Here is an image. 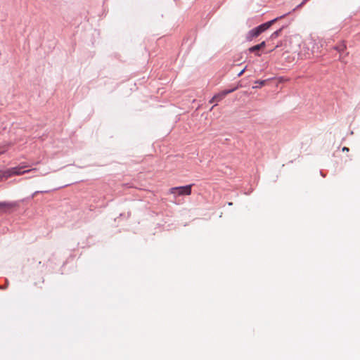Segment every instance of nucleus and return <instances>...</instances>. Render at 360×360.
Instances as JSON below:
<instances>
[{
    "mask_svg": "<svg viewBox=\"0 0 360 360\" xmlns=\"http://www.w3.org/2000/svg\"><path fill=\"white\" fill-rule=\"evenodd\" d=\"M25 167H26V166L25 165H19L18 167H13L14 175L20 176V175L25 174L26 173L31 172L32 171L37 170V168H32V169H29L23 170V169L25 168Z\"/></svg>",
    "mask_w": 360,
    "mask_h": 360,
    "instance_id": "nucleus-3",
    "label": "nucleus"
},
{
    "mask_svg": "<svg viewBox=\"0 0 360 360\" xmlns=\"http://www.w3.org/2000/svg\"><path fill=\"white\" fill-rule=\"evenodd\" d=\"M283 28H281L274 32H273L270 36V39L274 40L276 39L277 37H278L281 35V31Z\"/></svg>",
    "mask_w": 360,
    "mask_h": 360,
    "instance_id": "nucleus-7",
    "label": "nucleus"
},
{
    "mask_svg": "<svg viewBox=\"0 0 360 360\" xmlns=\"http://www.w3.org/2000/svg\"><path fill=\"white\" fill-rule=\"evenodd\" d=\"M257 45L259 46V49H261L266 46V42L264 41Z\"/></svg>",
    "mask_w": 360,
    "mask_h": 360,
    "instance_id": "nucleus-12",
    "label": "nucleus"
},
{
    "mask_svg": "<svg viewBox=\"0 0 360 360\" xmlns=\"http://www.w3.org/2000/svg\"><path fill=\"white\" fill-rule=\"evenodd\" d=\"M346 46L345 45H341V46H339L338 47H336L335 49L338 51H343L345 49Z\"/></svg>",
    "mask_w": 360,
    "mask_h": 360,
    "instance_id": "nucleus-11",
    "label": "nucleus"
},
{
    "mask_svg": "<svg viewBox=\"0 0 360 360\" xmlns=\"http://www.w3.org/2000/svg\"><path fill=\"white\" fill-rule=\"evenodd\" d=\"M193 184L178 186V195H190L191 194V188Z\"/></svg>",
    "mask_w": 360,
    "mask_h": 360,
    "instance_id": "nucleus-4",
    "label": "nucleus"
},
{
    "mask_svg": "<svg viewBox=\"0 0 360 360\" xmlns=\"http://www.w3.org/2000/svg\"><path fill=\"white\" fill-rule=\"evenodd\" d=\"M285 15L276 18L272 20L263 23L257 27L250 30L246 35V39L249 41H252L254 38L259 37L262 32L268 30L273 24L277 22L279 19L283 18Z\"/></svg>",
    "mask_w": 360,
    "mask_h": 360,
    "instance_id": "nucleus-1",
    "label": "nucleus"
},
{
    "mask_svg": "<svg viewBox=\"0 0 360 360\" xmlns=\"http://www.w3.org/2000/svg\"><path fill=\"white\" fill-rule=\"evenodd\" d=\"M308 0H303V1L299 5V6H302L304 5Z\"/></svg>",
    "mask_w": 360,
    "mask_h": 360,
    "instance_id": "nucleus-14",
    "label": "nucleus"
},
{
    "mask_svg": "<svg viewBox=\"0 0 360 360\" xmlns=\"http://www.w3.org/2000/svg\"><path fill=\"white\" fill-rule=\"evenodd\" d=\"M217 106V104H214L213 105V106H212V108H211V110L214 108V107Z\"/></svg>",
    "mask_w": 360,
    "mask_h": 360,
    "instance_id": "nucleus-18",
    "label": "nucleus"
},
{
    "mask_svg": "<svg viewBox=\"0 0 360 360\" xmlns=\"http://www.w3.org/2000/svg\"><path fill=\"white\" fill-rule=\"evenodd\" d=\"M342 150H343V151H349V148H347V147H344V148H342Z\"/></svg>",
    "mask_w": 360,
    "mask_h": 360,
    "instance_id": "nucleus-15",
    "label": "nucleus"
},
{
    "mask_svg": "<svg viewBox=\"0 0 360 360\" xmlns=\"http://www.w3.org/2000/svg\"><path fill=\"white\" fill-rule=\"evenodd\" d=\"M217 106V104H214L213 105V106H212V108H211V110L214 108V107Z\"/></svg>",
    "mask_w": 360,
    "mask_h": 360,
    "instance_id": "nucleus-17",
    "label": "nucleus"
},
{
    "mask_svg": "<svg viewBox=\"0 0 360 360\" xmlns=\"http://www.w3.org/2000/svg\"><path fill=\"white\" fill-rule=\"evenodd\" d=\"M178 187H172L169 189V192L170 194L178 195Z\"/></svg>",
    "mask_w": 360,
    "mask_h": 360,
    "instance_id": "nucleus-10",
    "label": "nucleus"
},
{
    "mask_svg": "<svg viewBox=\"0 0 360 360\" xmlns=\"http://www.w3.org/2000/svg\"><path fill=\"white\" fill-rule=\"evenodd\" d=\"M245 68L244 69H243L241 71H240V72L238 74V77H240L243 73L245 71Z\"/></svg>",
    "mask_w": 360,
    "mask_h": 360,
    "instance_id": "nucleus-13",
    "label": "nucleus"
},
{
    "mask_svg": "<svg viewBox=\"0 0 360 360\" xmlns=\"http://www.w3.org/2000/svg\"><path fill=\"white\" fill-rule=\"evenodd\" d=\"M9 148V145H3L0 146V155L4 153L6 151L8 150Z\"/></svg>",
    "mask_w": 360,
    "mask_h": 360,
    "instance_id": "nucleus-9",
    "label": "nucleus"
},
{
    "mask_svg": "<svg viewBox=\"0 0 360 360\" xmlns=\"http://www.w3.org/2000/svg\"><path fill=\"white\" fill-rule=\"evenodd\" d=\"M12 176H14L13 167L8 169L2 172V174L0 176V181H2L3 179H8Z\"/></svg>",
    "mask_w": 360,
    "mask_h": 360,
    "instance_id": "nucleus-5",
    "label": "nucleus"
},
{
    "mask_svg": "<svg viewBox=\"0 0 360 360\" xmlns=\"http://www.w3.org/2000/svg\"><path fill=\"white\" fill-rule=\"evenodd\" d=\"M38 193H39V191H35V193L33 194V197H34L36 194H37Z\"/></svg>",
    "mask_w": 360,
    "mask_h": 360,
    "instance_id": "nucleus-20",
    "label": "nucleus"
},
{
    "mask_svg": "<svg viewBox=\"0 0 360 360\" xmlns=\"http://www.w3.org/2000/svg\"><path fill=\"white\" fill-rule=\"evenodd\" d=\"M238 89V87H235L232 89H229V90H224L217 94H215L210 101V103H218L219 101H221V100H223L225 96L231 93V92H233L234 91H236V89Z\"/></svg>",
    "mask_w": 360,
    "mask_h": 360,
    "instance_id": "nucleus-2",
    "label": "nucleus"
},
{
    "mask_svg": "<svg viewBox=\"0 0 360 360\" xmlns=\"http://www.w3.org/2000/svg\"><path fill=\"white\" fill-rule=\"evenodd\" d=\"M12 204L7 202H0V210L12 207Z\"/></svg>",
    "mask_w": 360,
    "mask_h": 360,
    "instance_id": "nucleus-8",
    "label": "nucleus"
},
{
    "mask_svg": "<svg viewBox=\"0 0 360 360\" xmlns=\"http://www.w3.org/2000/svg\"><path fill=\"white\" fill-rule=\"evenodd\" d=\"M217 106V104H214L213 105V106H212V108H211V110L214 108V107Z\"/></svg>",
    "mask_w": 360,
    "mask_h": 360,
    "instance_id": "nucleus-19",
    "label": "nucleus"
},
{
    "mask_svg": "<svg viewBox=\"0 0 360 360\" xmlns=\"http://www.w3.org/2000/svg\"><path fill=\"white\" fill-rule=\"evenodd\" d=\"M258 83H259V84L261 85H263L264 84V81H261V82H257Z\"/></svg>",
    "mask_w": 360,
    "mask_h": 360,
    "instance_id": "nucleus-16",
    "label": "nucleus"
},
{
    "mask_svg": "<svg viewBox=\"0 0 360 360\" xmlns=\"http://www.w3.org/2000/svg\"><path fill=\"white\" fill-rule=\"evenodd\" d=\"M260 50L259 46L258 45L253 46L248 49L249 52L253 53L255 52L257 56H260V53L258 52Z\"/></svg>",
    "mask_w": 360,
    "mask_h": 360,
    "instance_id": "nucleus-6",
    "label": "nucleus"
}]
</instances>
